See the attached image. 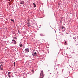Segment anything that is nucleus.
Listing matches in <instances>:
<instances>
[{
  "label": "nucleus",
  "mask_w": 78,
  "mask_h": 78,
  "mask_svg": "<svg viewBox=\"0 0 78 78\" xmlns=\"http://www.w3.org/2000/svg\"><path fill=\"white\" fill-rule=\"evenodd\" d=\"M12 41L13 42H14V41H16L15 40L13 39V40H12Z\"/></svg>",
  "instance_id": "nucleus-11"
},
{
  "label": "nucleus",
  "mask_w": 78,
  "mask_h": 78,
  "mask_svg": "<svg viewBox=\"0 0 78 78\" xmlns=\"http://www.w3.org/2000/svg\"><path fill=\"white\" fill-rule=\"evenodd\" d=\"M44 76V73H43V71H41L40 75V78H43V77Z\"/></svg>",
  "instance_id": "nucleus-1"
},
{
  "label": "nucleus",
  "mask_w": 78,
  "mask_h": 78,
  "mask_svg": "<svg viewBox=\"0 0 78 78\" xmlns=\"http://www.w3.org/2000/svg\"><path fill=\"white\" fill-rule=\"evenodd\" d=\"M20 46L21 47H22V44H20Z\"/></svg>",
  "instance_id": "nucleus-7"
},
{
  "label": "nucleus",
  "mask_w": 78,
  "mask_h": 78,
  "mask_svg": "<svg viewBox=\"0 0 78 78\" xmlns=\"http://www.w3.org/2000/svg\"><path fill=\"white\" fill-rule=\"evenodd\" d=\"M37 53L36 52H35L34 53V54H32V55H33V56H36V55Z\"/></svg>",
  "instance_id": "nucleus-3"
},
{
  "label": "nucleus",
  "mask_w": 78,
  "mask_h": 78,
  "mask_svg": "<svg viewBox=\"0 0 78 78\" xmlns=\"http://www.w3.org/2000/svg\"><path fill=\"white\" fill-rule=\"evenodd\" d=\"M11 20L12 21V22H14V20H12V19H11Z\"/></svg>",
  "instance_id": "nucleus-12"
},
{
  "label": "nucleus",
  "mask_w": 78,
  "mask_h": 78,
  "mask_svg": "<svg viewBox=\"0 0 78 78\" xmlns=\"http://www.w3.org/2000/svg\"><path fill=\"white\" fill-rule=\"evenodd\" d=\"M8 74H11V72H9Z\"/></svg>",
  "instance_id": "nucleus-15"
},
{
  "label": "nucleus",
  "mask_w": 78,
  "mask_h": 78,
  "mask_svg": "<svg viewBox=\"0 0 78 78\" xmlns=\"http://www.w3.org/2000/svg\"><path fill=\"white\" fill-rule=\"evenodd\" d=\"M65 43L66 44V41H65Z\"/></svg>",
  "instance_id": "nucleus-17"
},
{
  "label": "nucleus",
  "mask_w": 78,
  "mask_h": 78,
  "mask_svg": "<svg viewBox=\"0 0 78 78\" xmlns=\"http://www.w3.org/2000/svg\"><path fill=\"white\" fill-rule=\"evenodd\" d=\"M0 69L1 70H2L3 69V68H2V67H0Z\"/></svg>",
  "instance_id": "nucleus-10"
},
{
  "label": "nucleus",
  "mask_w": 78,
  "mask_h": 78,
  "mask_svg": "<svg viewBox=\"0 0 78 78\" xmlns=\"http://www.w3.org/2000/svg\"><path fill=\"white\" fill-rule=\"evenodd\" d=\"M13 39H17V37H13Z\"/></svg>",
  "instance_id": "nucleus-6"
},
{
  "label": "nucleus",
  "mask_w": 78,
  "mask_h": 78,
  "mask_svg": "<svg viewBox=\"0 0 78 78\" xmlns=\"http://www.w3.org/2000/svg\"><path fill=\"white\" fill-rule=\"evenodd\" d=\"M8 76H9V78H11V76L9 75V74Z\"/></svg>",
  "instance_id": "nucleus-13"
},
{
  "label": "nucleus",
  "mask_w": 78,
  "mask_h": 78,
  "mask_svg": "<svg viewBox=\"0 0 78 78\" xmlns=\"http://www.w3.org/2000/svg\"><path fill=\"white\" fill-rule=\"evenodd\" d=\"M62 29H65V27H62Z\"/></svg>",
  "instance_id": "nucleus-8"
},
{
  "label": "nucleus",
  "mask_w": 78,
  "mask_h": 78,
  "mask_svg": "<svg viewBox=\"0 0 78 78\" xmlns=\"http://www.w3.org/2000/svg\"><path fill=\"white\" fill-rule=\"evenodd\" d=\"M14 66H15V62L14 63Z\"/></svg>",
  "instance_id": "nucleus-16"
},
{
  "label": "nucleus",
  "mask_w": 78,
  "mask_h": 78,
  "mask_svg": "<svg viewBox=\"0 0 78 78\" xmlns=\"http://www.w3.org/2000/svg\"><path fill=\"white\" fill-rule=\"evenodd\" d=\"M17 44V42H16V41H14V44Z\"/></svg>",
  "instance_id": "nucleus-9"
},
{
  "label": "nucleus",
  "mask_w": 78,
  "mask_h": 78,
  "mask_svg": "<svg viewBox=\"0 0 78 78\" xmlns=\"http://www.w3.org/2000/svg\"><path fill=\"white\" fill-rule=\"evenodd\" d=\"M25 51L27 52H29L30 51V50L28 48H26L25 49Z\"/></svg>",
  "instance_id": "nucleus-2"
},
{
  "label": "nucleus",
  "mask_w": 78,
  "mask_h": 78,
  "mask_svg": "<svg viewBox=\"0 0 78 78\" xmlns=\"http://www.w3.org/2000/svg\"><path fill=\"white\" fill-rule=\"evenodd\" d=\"M3 66V65H1L0 66V67H2V66Z\"/></svg>",
  "instance_id": "nucleus-14"
},
{
  "label": "nucleus",
  "mask_w": 78,
  "mask_h": 78,
  "mask_svg": "<svg viewBox=\"0 0 78 78\" xmlns=\"http://www.w3.org/2000/svg\"><path fill=\"white\" fill-rule=\"evenodd\" d=\"M33 5H34V8H35L36 6V5L34 3H33Z\"/></svg>",
  "instance_id": "nucleus-4"
},
{
  "label": "nucleus",
  "mask_w": 78,
  "mask_h": 78,
  "mask_svg": "<svg viewBox=\"0 0 78 78\" xmlns=\"http://www.w3.org/2000/svg\"><path fill=\"white\" fill-rule=\"evenodd\" d=\"M27 25L28 26V27H30V23H27Z\"/></svg>",
  "instance_id": "nucleus-5"
}]
</instances>
